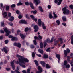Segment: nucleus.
I'll return each mask as SVG.
<instances>
[{
	"label": "nucleus",
	"mask_w": 73,
	"mask_h": 73,
	"mask_svg": "<svg viewBox=\"0 0 73 73\" xmlns=\"http://www.w3.org/2000/svg\"><path fill=\"white\" fill-rule=\"evenodd\" d=\"M18 18L19 19H21L22 18V16H21V15H19L18 16Z\"/></svg>",
	"instance_id": "49"
},
{
	"label": "nucleus",
	"mask_w": 73,
	"mask_h": 73,
	"mask_svg": "<svg viewBox=\"0 0 73 73\" xmlns=\"http://www.w3.org/2000/svg\"><path fill=\"white\" fill-rule=\"evenodd\" d=\"M9 20L10 21H13L14 20V17L13 16H11L10 17V19Z\"/></svg>",
	"instance_id": "24"
},
{
	"label": "nucleus",
	"mask_w": 73,
	"mask_h": 73,
	"mask_svg": "<svg viewBox=\"0 0 73 73\" xmlns=\"http://www.w3.org/2000/svg\"><path fill=\"white\" fill-rule=\"evenodd\" d=\"M34 62H35V64H36V65H37V66H38V62L37 61L35 60H34Z\"/></svg>",
	"instance_id": "31"
},
{
	"label": "nucleus",
	"mask_w": 73,
	"mask_h": 73,
	"mask_svg": "<svg viewBox=\"0 0 73 73\" xmlns=\"http://www.w3.org/2000/svg\"><path fill=\"white\" fill-rule=\"evenodd\" d=\"M62 10L64 14H69V11L66 9V7L63 8Z\"/></svg>",
	"instance_id": "5"
},
{
	"label": "nucleus",
	"mask_w": 73,
	"mask_h": 73,
	"mask_svg": "<svg viewBox=\"0 0 73 73\" xmlns=\"http://www.w3.org/2000/svg\"><path fill=\"white\" fill-rule=\"evenodd\" d=\"M68 64V62H67V61L65 60L64 62V63L63 64L64 65H67V64Z\"/></svg>",
	"instance_id": "43"
},
{
	"label": "nucleus",
	"mask_w": 73,
	"mask_h": 73,
	"mask_svg": "<svg viewBox=\"0 0 73 73\" xmlns=\"http://www.w3.org/2000/svg\"><path fill=\"white\" fill-rule=\"evenodd\" d=\"M19 68H20V66H17V70H15L16 73H20V72L18 70H19Z\"/></svg>",
	"instance_id": "16"
},
{
	"label": "nucleus",
	"mask_w": 73,
	"mask_h": 73,
	"mask_svg": "<svg viewBox=\"0 0 73 73\" xmlns=\"http://www.w3.org/2000/svg\"><path fill=\"white\" fill-rule=\"evenodd\" d=\"M30 47H31V48H35V46L33 45H31L30 46Z\"/></svg>",
	"instance_id": "59"
},
{
	"label": "nucleus",
	"mask_w": 73,
	"mask_h": 73,
	"mask_svg": "<svg viewBox=\"0 0 73 73\" xmlns=\"http://www.w3.org/2000/svg\"><path fill=\"white\" fill-rule=\"evenodd\" d=\"M63 41H64V39H62L60 38H59L55 42L54 45H56V44L59 42V41H60L61 44H62V42H63Z\"/></svg>",
	"instance_id": "4"
},
{
	"label": "nucleus",
	"mask_w": 73,
	"mask_h": 73,
	"mask_svg": "<svg viewBox=\"0 0 73 73\" xmlns=\"http://www.w3.org/2000/svg\"><path fill=\"white\" fill-rule=\"evenodd\" d=\"M34 28L35 29L34 32H37L38 30V26L37 25L35 26L34 27Z\"/></svg>",
	"instance_id": "13"
},
{
	"label": "nucleus",
	"mask_w": 73,
	"mask_h": 73,
	"mask_svg": "<svg viewBox=\"0 0 73 73\" xmlns=\"http://www.w3.org/2000/svg\"><path fill=\"white\" fill-rule=\"evenodd\" d=\"M42 25L43 27V29H46V26H45V24L44 23L42 22Z\"/></svg>",
	"instance_id": "21"
},
{
	"label": "nucleus",
	"mask_w": 73,
	"mask_h": 73,
	"mask_svg": "<svg viewBox=\"0 0 73 73\" xmlns=\"http://www.w3.org/2000/svg\"><path fill=\"white\" fill-rule=\"evenodd\" d=\"M33 20H34V21L36 22V21H37V19L36 18H34L33 19Z\"/></svg>",
	"instance_id": "57"
},
{
	"label": "nucleus",
	"mask_w": 73,
	"mask_h": 73,
	"mask_svg": "<svg viewBox=\"0 0 73 73\" xmlns=\"http://www.w3.org/2000/svg\"><path fill=\"white\" fill-rule=\"evenodd\" d=\"M23 5V3H21V2L17 4V6H19V5Z\"/></svg>",
	"instance_id": "41"
},
{
	"label": "nucleus",
	"mask_w": 73,
	"mask_h": 73,
	"mask_svg": "<svg viewBox=\"0 0 73 73\" xmlns=\"http://www.w3.org/2000/svg\"><path fill=\"white\" fill-rule=\"evenodd\" d=\"M51 13H52L51 12L49 13V17L50 19H52V18H53V16Z\"/></svg>",
	"instance_id": "27"
},
{
	"label": "nucleus",
	"mask_w": 73,
	"mask_h": 73,
	"mask_svg": "<svg viewBox=\"0 0 73 73\" xmlns=\"http://www.w3.org/2000/svg\"><path fill=\"white\" fill-rule=\"evenodd\" d=\"M66 68L67 69H69V68H70V65L69 64L66 65Z\"/></svg>",
	"instance_id": "36"
},
{
	"label": "nucleus",
	"mask_w": 73,
	"mask_h": 73,
	"mask_svg": "<svg viewBox=\"0 0 73 73\" xmlns=\"http://www.w3.org/2000/svg\"><path fill=\"white\" fill-rule=\"evenodd\" d=\"M69 7H70L71 9H73V6L72 5H70Z\"/></svg>",
	"instance_id": "51"
},
{
	"label": "nucleus",
	"mask_w": 73,
	"mask_h": 73,
	"mask_svg": "<svg viewBox=\"0 0 73 73\" xmlns=\"http://www.w3.org/2000/svg\"><path fill=\"white\" fill-rule=\"evenodd\" d=\"M62 66L63 68H66V65L64 64H62Z\"/></svg>",
	"instance_id": "46"
},
{
	"label": "nucleus",
	"mask_w": 73,
	"mask_h": 73,
	"mask_svg": "<svg viewBox=\"0 0 73 73\" xmlns=\"http://www.w3.org/2000/svg\"><path fill=\"white\" fill-rule=\"evenodd\" d=\"M71 43L72 45H73V35L72 36Z\"/></svg>",
	"instance_id": "38"
},
{
	"label": "nucleus",
	"mask_w": 73,
	"mask_h": 73,
	"mask_svg": "<svg viewBox=\"0 0 73 73\" xmlns=\"http://www.w3.org/2000/svg\"><path fill=\"white\" fill-rule=\"evenodd\" d=\"M56 22L57 23L58 25H59L60 24V22L59 20H57L56 21Z\"/></svg>",
	"instance_id": "35"
},
{
	"label": "nucleus",
	"mask_w": 73,
	"mask_h": 73,
	"mask_svg": "<svg viewBox=\"0 0 73 73\" xmlns=\"http://www.w3.org/2000/svg\"><path fill=\"white\" fill-rule=\"evenodd\" d=\"M19 23L20 24H27V22L25 20H22L20 21Z\"/></svg>",
	"instance_id": "12"
},
{
	"label": "nucleus",
	"mask_w": 73,
	"mask_h": 73,
	"mask_svg": "<svg viewBox=\"0 0 73 73\" xmlns=\"http://www.w3.org/2000/svg\"><path fill=\"white\" fill-rule=\"evenodd\" d=\"M50 48H48L47 50H46V52H50V50H49L50 49Z\"/></svg>",
	"instance_id": "56"
},
{
	"label": "nucleus",
	"mask_w": 73,
	"mask_h": 73,
	"mask_svg": "<svg viewBox=\"0 0 73 73\" xmlns=\"http://www.w3.org/2000/svg\"><path fill=\"white\" fill-rule=\"evenodd\" d=\"M53 15H54V17L53 18V19H56L57 17V15L56 14L55 12H53Z\"/></svg>",
	"instance_id": "20"
},
{
	"label": "nucleus",
	"mask_w": 73,
	"mask_h": 73,
	"mask_svg": "<svg viewBox=\"0 0 73 73\" xmlns=\"http://www.w3.org/2000/svg\"><path fill=\"white\" fill-rule=\"evenodd\" d=\"M17 40V38H16L15 37H12V38L11 39V40L12 41H16Z\"/></svg>",
	"instance_id": "29"
},
{
	"label": "nucleus",
	"mask_w": 73,
	"mask_h": 73,
	"mask_svg": "<svg viewBox=\"0 0 73 73\" xmlns=\"http://www.w3.org/2000/svg\"><path fill=\"white\" fill-rule=\"evenodd\" d=\"M54 39V38L52 37L50 42V39H47L44 42V48H45V46H46V44L47 43H50V42H52L53 41V40Z\"/></svg>",
	"instance_id": "3"
},
{
	"label": "nucleus",
	"mask_w": 73,
	"mask_h": 73,
	"mask_svg": "<svg viewBox=\"0 0 73 73\" xmlns=\"http://www.w3.org/2000/svg\"><path fill=\"white\" fill-rule=\"evenodd\" d=\"M29 5L31 8H32V9H34V7L33 6V4H32V3L31 2H30L29 3Z\"/></svg>",
	"instance_id": "25"
},
{
	"label": "nucleus",
	"mask_w": 73,
	"mask_h": 73,
	"mask_svg": "<svg viewBox=\"0 0 73 73\" xmlns=\"http://www.w3.org/2000/svg\"><path fill=\"white\" fill-rule=\"evenodd\" d=\"M59 2L58 3V5H60L61 3V2L62 1V0H58Z\"/></svg>",
	"instance_id": "34"
},
{
	"label": "nucleus",
	"mask_w": 73,
	"mask_h": 73,
	"mask_svg": "<svg viewBox=\"0 0 73 73\" xmlns=\"http://www.w3.org/2000/svg\"><path fill=\"white\" fill-rule=\"evenodd\" d=\"M47 7L48 9H50L51 8V6L50 5H49Z\"/></svg>",
	"instance_id": "61"
},
{
	"label": "nucleus",
	"mask_w": 73,
	"mask_h": 73,
	"mask_svg": "<svg viewBox=\"0 0 73 73\" xmlns=\"http://www.w3.org/2000/svg\"><path fill=\"white\" fill-rule=\"evenodd\" d=\"M3 50L5 53H7L9 50V48L7 47H5L3 48Z\"/></svg>",
	"instance_id": "11"
},
{
	"label": "nucleus",
	"mask_w": 73,
	"mask_h": 73,
	"mask_svg": "<svg viewBox=\"0 0 73 73\" xmlns=\"http://www.w3.org/2000/svg\"><path fill=\"white\" fill-rule=\"evenodd\" d=\"M32 57H33V58L34 57H35V53H34V52L32 53Z\"/></svg>",
	"instance_id": "48"
},
{
	"label": "nucleus",
	"mask_w": 73,
	"mask_h": 73,
	"mask_svg": "<svg viewBox=\"0 0 73 73\" xmlns=\"http://www.w3.org/2000/svg\"><path fill=\"white\" fill-rule=\"evenodd\" d=\"M30 17H31V18L33 20V19H35V17H34V16L32 15H30Z\"/></svg>",
	"instance_id": "42"
},
{
	"label": "nucleus",
	"mask_w": 73,
	"mask_h": 73,
	"mask_svg": "<svg viewBox=\"0 0 73 73\" xmlns=\"http://www.w3.org/2000/svg\"><path fill=\"white\" fill-rule=\"evenodd\" d=\"M20 37H21L22 39H23V40H24V39L25 37V36H24L23 35V34L21 33L20 34Z\"/></svg>",
	"instance_id": "22"
},
{
	"label": "nucleus",
	"mask_w": 73,
	"mask_h": 73,
	"mask_svg": "<svg viewBox=\"0 0 73 73\" xmlns=\"http://www.w3.org/2000/svg\"><path fill=\"white\" fill-rule=\"evenodd\" d=\"M19 62H19H18V61H17L16 62H15L16 64H17L18 65V64H19V63H20V64H21V62Z\"/></svg>",
	"instance_id": "60"
},
{
	"label": "nucleus",
	"mask_w": 73,
	"mask_h": 73,
	"mask_svg": "<svg viewBox=\"0 0 73 73\" xmlns=\"http://www.w3.org/2000/svg\"><path fill=\"white\" fill-rule=\"evenodd\" d=\"M33 42H34V44H35V45L37 44V42H36V40H33Z\"/></svg>",
	"instance_id": "45"
},
{
	"label": "nucleus",
	"mask_w": 73,
	"mask_h": 73,
	"mask_svg": "<svg viewBox=\"0 0 73 73\" xmlns=\"http://www.w3.org/2000/svg\"><path fill=\"white\" fill-rule=\"evenodd\" d=\"M5 43L7 44H8V40H6L5 41Z\"/></svg>",
	"instance_id": "54"
},
{
	"label": "nucleus",
	"mask_w": 73,
	"mask_h": 73,
	"mask_svg": "<svg viewBox=\"0 0 73 73\" xmlns=\"http://www.w3.org/2000/svg\"><path fill=\"white\" fill-rule=\"evenodd\" d=\"M70 56H71L72 58H73V53H71L70 54Z\"/></svg>",
	"instance_id": "62"
},
{
	"label": "nucleus",
	"mask_w": 73,
	"mask_h": 73,
	"mask_svg": "<svg viewBox=\"0 0 73 73\" xmlns=\"http://www.w3.org/2000/svg\"><path fill=\"white\" fill-rule=\"evenodd\" d=\"M38 37L40 39V40H41L42 39V36H41V35H39Z\"/></svg>",
	"instance_id": "63"
},
{
	"label": "nucleus",
	"mask_w": 73,
	"mask_h": 73,
	"mask_svg": "<svg viewBox=\"0 0 73 73\" xmlns=\"http://www.w3.org/2000/svg\"><path fill=\"white\" fill-rule=\"evenodd\" d=\"M25 4L26 5H29V3L28 2H25Z\"/></svg>",
	"instance_id": "52"
},
{
	"label": "nucleus",
	"mask_w": 73,
	"mask_h": 73,
	"mask_svg": "<svg viewBox=\"0 0 73 73\" xmlns=\"http://www.w3.org/2000/svg\"><path fill=\"white\" fill-rule=\"evenodd\" d=\"M46 68L47 69H49L50 68V66H49V64H46Z\"/></svg>",
	"instance_id": "32"
},
{
	"label": "nucleus",
	"mask_w": 73,
	"mask_h": 73,
	"mask_svg": "<svg viewBox=\"0 0 73 73\" xmlns=\"http://www.w3.org/2000/svg\"><path fill=\"white\" fill-rule=\"evenodd\" d=\"M38 25L40 27H41V25H42V23H44L43 22H42L41 21V19H39L38 20Z\"/></svg>",
	"instance_id": "10"
},
{
	"label": "nucleus",
	"mask_w": 73,
	"mask_h": 73,
	"mask_svg": "<svg viewBox=\"0 0 73 73\" xmlns=\"http://www.w3.org/2000/svg\"><path fill=\"white\" fill-rule=\"evenodd\" d=\"M40 64H41L42 65L43 67H45V61H40Z\"/></svg>",
	"instance_id": "18"
},
{
	"label": "nucleus",
	"mask_w": 73,
	"mask_h": 73,
	"mask_svg": "<svg viewBox=\"0 0 73 73\" xmlns=\"http://www.w3.org/2000/svg\"><path fill=\"white\" fill-rule=\"evenodd\" d=\"M1 6L0 7V8L1 10L3 9L2 11V15H3L4 17V18H6V19H7V13L6 12H5L3 13V11H4V9L5 8V7H4L3 8V4H0Z\"/></svg>",
	"instance_id": "2"
},
{
	"label": "nucleus",
	"mask_w": 73,
	"mask_h": 73,
	"mask_svg": "<svg viewBox=\"0 0 73 73\" xmlns=\"http://www.w3.org/2000/svg\"><path fill=\"white\" fill-rule=\"evenodd\" d=\"M38 69L39 70H40V71H37L36 72V73H42V68H41V67L40 66H38Z\"/></svg>",
	"instance_id": "14"
},
{
	"label": "nucleus",
	"mask_w": 73,
	"mask_h": 73,
	"mask_svg": "<svg viewBox=\"0 0 73 73\" xmlns=\"http://www.w3.org/2000/svg\"><path fill=\"white\" fill-rule=\"evenodd\" d=\"M14 62H15V60H13L11 62V65L12 66V69L13 70H14L15 68V67L14 65Z\"/></svg>",
	"instance_id": "9"
},
{
	"label": "nucleus",
	"mask_w": 73,
	"mask_h": 73,
	"mask_svg": "<svg viewBox=\"0 0 73 73\" xmlns=\"http://www.w3.org/2000/svg\"><path fill=\"white\" fill-rule=\"evenodd\" d=\"M8 24L9 25H10V26H12V25H13V23H12L11 22L8 23Z\"/></svg>",
	"instance_id": "50"
},
{
	"label": "nucleus",
	"mask_w": 73,
	"mask_h": 73,
	"mask_svg": "<svg viewBox=\"0 0 73 73\" xmlns=\"http://www.w3.org/2000/svg\"><path fill=\"white\" fill-rule=\"evenodd\" d=\"M16 57H18V58H19L18 59L19 61V59L21 60L23 58V57L18 54L16 55Z\"/></svg>",
	"instance_id": "17"
},
{
	"label": "nucleus",
	"mask_w": 73,
	"mask_h": 73,
	"mask_svg": "<svg viewBox=\"0 0 73 73\" xmlns=\"http://www.w3.org/2000/svg\"><path fill=\"white\" fill-rule=\"evenodd\" d=\"M62 19L63 21H66V17H65V16L63 17Z\"/></svg>",
	"instance_id": "37"
},
{
	"label": "nucleus",
	"mask_w": 73,
	"mask_h": 73,
	"mask_svg": "<svg viewBox=\"0 0 73 73\" xmlns=\"http://www.w3.org/2000/svg\"><path fill=\"white\" fill-rule=\"evenodd\" d=\"M22 72L23 73H27V71L25 70H23Z\"/></svg>",
	"instance_id": "64"
},
{
	"label": "nucleus",
	"mask_w": 73,
	"mask_h": 73,
	"mask_svg": "<svg viewBox=\"0 0 73 73\" xmlns=\"http://www.w3.org/2000/svg\"><path fill=\"white\" fill-rule=\"evenodd\" d=\"M9 9V7L8 6H7L6 7V11H8Z\"/></svg>",
	"instance_id": "40"
},
{
	"label": "nucleus",
	"mask_w": 73,
	"mask_h": 73,
	"mask_svg": "<svg viewBox=\"0 0 73 73\" xmlns=\"http://www.w3.org/2000/svg\"><path fill=\"white\" fill-rule=\"evenodd\" d=\"M19 62H20L21 63H19V65L20 66H21L22 68H26V66L25 65V64L26 62H29V60L26 58H24V57L22 58V60L20 59H19Z\"/></svg>",
	"instance_id": "1"
},
{
	"label": "nucleus",
	"mask_w": 73,
	"mask_h": 73,
	"mask_svg": "<svg viewBox=\"0 0 73 73\" xmlns=\"http://www.w3.org/2000/svg\"><path fill=\"white\" fill-rule=\"evenodd\" d=\"M38 51L39 53H41V54H43V53H44V51H43V50H41V49H39Z\"/></svg>",
	"instance_id": "28"
},
{
	"label": "nucleus",
	"mask_w": 73,
	"mask_h": 73,
	"mask_svg": "<svg viewBox=\"0 0 73 73\" xmlns=\"http://www.w3.org/2000/svg\"><path fill=\"white\" fill-rule=\"evenodd\" d=\"M16 7L15 4H13L11 6V8H15Z\"/></svg>",
	"instance_id": "47"
},
{
	"label": "nucleus",
	"mask_w": 73,
	"mask_h": 73,
	"mask_svg": "<svg viewBox=\"0 0 73 73\" xmlns=\"http://www.w3.org/2000/svg\"><path fill=\"white\" fill-rule=\"evenodd\" d=\"M56 57L57 58L58 60V62H59L60 61V55L59 54H57L56 55Z\"/></svg>",
	"instance_id": "19"
},
{
	"label": "nucleus",
	"mask_w": 73,
	"mask_h": 73,
	"mask_svg": "<svg viewBox=\"0 0 73 73\" xmlns=\"http://www.w3.org/2000/svg\"><path fill=\"white\" fill-rule=\"evenodd\" d=\"M30 70L31 69L29 68H28L27 70V73H30Z\"/></svg>",
	"instance_id": "44"
},
{
	"label": "nucleus",
	"mask_w": 73,
	"mask_h": 73,
	"mask_svg": "<svg viewBox=\"0 0 73 73\" xmlns=\"http://www.w3.org/2000/svg\"><path fill=\"white\" fill-rule=\"evenodd\" d=\"M34 38L35 40H38V38L36 36L34 37Z\"/></svg>",
	"instance_id": "58"
},
{
	"label": "nucleus",
	"mask_w": 73,
	"mask_h": 73,
	"mask_svg": "<svg viewBox=\"0 0 73 73\" xmlns=\"http://www.w3.org/2000/svg\"><path fill=\"white\" fill-rule=\"evenodd\" d=\"M43 43L42 42H41L40 44V47L41 49L43 48Z\"/></svg>",
	"instance_id": "33"
},
{
	"label": "nucleus",
	"mask_w": 73,
	"mask_h": 73,
	"mask_svg": "<svg viewBox=\"0 0 73 73\" xmlns=\"http://www.w3.org/2000/svg\"><path fill=\"white\" fill-rule=\"evenodd\" d=\"M14 46H17V47L19 48H20V47H21V44L20 43H15L14 44Z\"/></svg>",
	"instance_id": "15"
},
{
	"label": "nucleus",
	"mask_w": 73,
	"mask_h": 73,
	"mask_svg": "<svg viewBox=\"0 0 73 73\" xmlns=\"http://www.w3.org/2000/svg\"><path fill=\"white\" fill-rule=\"evenodd\" d=\"M8 16L9 17H10L11 16V13L9 12L8 13Z\"/></svg>",
	"instance_id": "55"
},
{
	"label": "nucleus",
	"mask_w": 73,
	"mask_h": 73,
	"mask_svg": "<svg viewBox=\"0 0 73 73\" xmlns=\"http://www.w3.org/2000/svg\"><path fill=\"white\" fill-rule=\"evenodd\" d=\"M20 32V31L18 30L17 31V34L16 33H15V36H17L18 35H19V33Z\"/></svg>",
	"instance_id": "30"
},
{
	"label": "nucleus",
	"mask_w": 73,
	"mask_h": 73,
	"mask_svg": "<svg viewBox=\"0 0 73 73\" xmlns=\"http://www.w3.org/2000/svg\"><path fill=\"white\" fill-rule=\"evenodd\" d=\"M70 50L69 48H67L66 49V50H64V57H65L66 56L68 55V53H70Z\"/></svg>",
	"instance_id": "6"
},
{
	"label": "nucleus",
	"mask_w": 73,
	"mask_h": 73,
	"mask_svg": "<svg viewBox=\"0 0 73 73\" xmlns=\"http://www.w3.org/2000/svg\"><path fill=\"white\" fill-rule=\"evenodd\" d=\"M43 57L44 58H48V55L46 54H44Z\"/></svg>",
	"instance_id": "26"
},
{
	"label": "nucleus",
	"mask_w": 73,
	"mask_h": 73,
	"mask_svg": "<svg viewBox=\"0 0 73 73\" xmlns=\"http://www.w3.org/2000/svg\"><path fill=\"white\" fill-rule=\"evenodd\" d=\"M4 31H5V32H6V36H8L9 34H10V33H11V32L10 31L8 30V29H7V28H5L4 29Z\"/></svg>",
	"instance_id": "7"
},
{
	"label": "nucleus",
	"mask_w": 73,
	"mask_h": 73,
	"mask_svg": "<svg viewBox=\"0 0 73 73\" xmlns=\"http://www.w3.org/2000/svg\"><path fill=\"white\" fill-rule=\"evenodd\" d=\"M67 60L68 61H70V57L69 56H67Z\"/></svg>",
	"instance_id": "53"
},
{
	"label": "nucleus",
	"mask_w": 73,
	"mask_h": 73,
	"mask_svg": "<svg viewBox=\"0 0 73 73\" xmlns=\"http://www.w3.org/2000/svg\"><path fill=\"white\" fill-rule=\"evenodd\" d=\"M29 30V28L28 27L26 28L25 29V32H27V31H28Z\"/></svg>",
	"instance_id": "39"
},
{
	"label": "nucleus",
	"mask_w": 73,
	"mask_h": 73,
	"mask_svg": "<svg viewBox=\"0 0 73 73\" xmlns=\"http://www.w3.org/2000/svg\"><path fill=\"white\" fill-rule=\"evenodd\" d=\"M33 3L35 4L36 5H37L38 4L40 3V1L39 0H33Z\"/></svg>",
	"instance_id": "8"
},
{
	"label": "nucleus",
	"mask_w": 73,
	"mask_h": 73,
	"mask_svg": "<svg viewBox=\"0 0 73 73\" xmlns=\"http://www.w3.org/2000/svg\"><path fill=\"white\" fill-rule=\"evenodd\" d=\"M38 9L40 10V11L42 12H44V10H43V9L42 8L41 6H39L38 7Z\"/></svg>",
	"instance_id": "23"
}]
</instances>
